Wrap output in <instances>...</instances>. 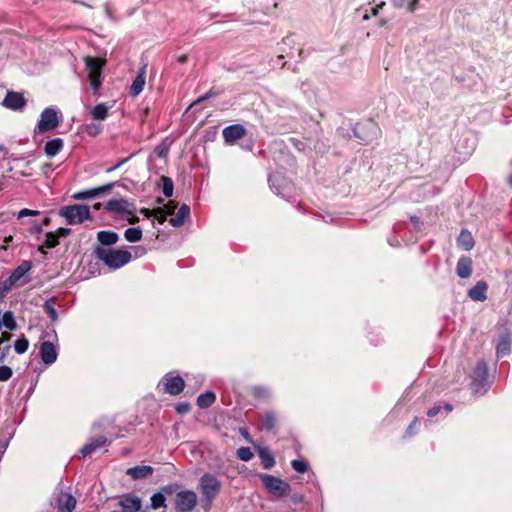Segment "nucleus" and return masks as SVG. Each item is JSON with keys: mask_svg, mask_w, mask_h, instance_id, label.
Masks as SVG:
<instances>
[{"mask_svg": "<svg viewBox=\"0 0 512 512\" xmlns=\"http://www.w3.org/2000/svg\"><path fill=\"white\" fill-rule=\"evenodd\" d=\"M97 257L112 269H118L131 260V253L127 250H116L98 247L95 250Z\"/></svg>", "mask_w": 512, "mask_h": 512, "instance_id": "nucleus-1", "label": "nucleus"}, {"mask_svg": "<svg viewBox=\"0 0 512 512\" xmlns=\"http://www.w3.org/2000/svg\"><path fill=\"white\" fill-rule=\"evenodd\" d=\"M106 210L116 218L126 219L130 224L139 222V218L134 215L136 211L135 205L125 199L110 200L106 204Z\"/></svg>", "mask_w": 512, "mask_h": 512, "instance_id": "nucleus-2", "label": "nucleus"}, {"mask_svg": "<svg viewBox=\"0 0 512 512\" xmlns=\"http://www.w3.org/2000/svg\"><path fill=\"white\" fill-rule=\"evenodd\" d=\"M59 215L64 217L69 225L81 224L91 219L87 205H68L59 210Z\"/></svg>", "mask_w": 512, "mask_h": 512, "instance_id": "nucleus-3", "label": "nucleus"}, {"mask_svg": "<svg viewBox=\"0 0 512 512\" xmlns=\"http://www.w3.org/2000/svg\"><path fill=\"white\" fill-rule=\"evenodd\" d=\"M221 487V481L210 473L203 474L199 479L200 492L203 498L209 503L220 493Z\"/></svg>", "mask_w": 512, "mask_h": 512, "instance_id": "nucleus-4", "label": "nucleus"}, {"mask_svg": "<svg viewBox=\"0 0 512 512\" xmlns=\"http://www.w3.org/2000/svg\"><path fill=\"white\" fill-rule=\"evenodd\" d=\"M86 70L88 73V80L90 81L92 90L97 93L101 86V73L105 65V60L101 58L86 56L84 58Z\"/></svg>", "mask_w": 512, "mask_h": 512, "instance_id": "nucleus-5", "label": "nucleus"}, {"mask_svg": "<svg viewBox=\"0 0 512 512\" xmlns=\"http://www.w3.org/2000/svg\"><path fill=\"white\" fill-rule=\"evenodd\" d=\"M197 502L198 496L193 490H181L174 497V508L177 512H191Z\"/></svg>", "mask_w": 512, "mask_h": 512, "instance_id": "nucleus-6", "label": "nucleus"}, {"mask_svg": "<svg viewBox=\"0 0 512 512\" xmlns=\"http://www.w3.org/2000/svg\"><path fill=\"white\" fill-rule=\"evenodd\" d=\"M260 479L262 480L265 488L275 496L283 497L288 495L291 491V487L287 482L275 476L261 474Z\"/></svg>", "mask_w": 512, "mask_h": 512, "instance_id": "nucleus-7", "label": "nucleus"}, {"mask_svg": "<svg viewBox=\"0 0 512 512\" xmlns=\"http://www.w3.org/2000/svg\"><path fill=\"white\" fill-rule=\"evenodd\" d=\"M59 125V118L57 111L48 107L44 109L40 115V119L38 121L37 126L35 127L34 132L38 134H42L51 130H54Z\"/></svg>", "mask_w": 512, "mask_h": 512, "instance_id": "nucleus-8", "label": "nucleus"}, {"mask_svg": "<svg viewBox=\"0 0 512 512\" xmlns=\"http://www.w3.org/2000/svg\"><path fill=\"white\" fill-rule=\"evenodd\" d=\"M32 265L29 261H23L17 268L14 269L12 274L7 280L9 287L18 286L26 283L27 281H21L22 278L31 270Z\"/></svg>", "mask_w": 512, "mask_h": 512, "instance_id": "nucleus-9", "label": "nucleus"}, {"mask_svg": "<svg viewBox=\"0 0 512 512\" xmlns=\"http://www.w3.org/2000/svg\"><path fill=\"white\" fill-rule=\"evenodd\" d=\"M177 488H178L177 484H170V485L163 487L162 492L154 493L151 496V507L153 509H159V508L166 507L165 494L171 495L174 492H176Z\"/></svg>", "mask_w": 512, "mask_h": 512, "instance_id": "nucleus-10", "label": "nucleus"}, {"mask_svg": "<svg viewBox=\"0 0 512 512\" xmlns=\"http://www.w3.org/2000/svg\"><path fill=\"white\" fill-rule=\"evenodd\" d=\"M165 391L171 395L179 394L184 388V380L180 376H172L167 374L163 378Z\"/></svg>", "mask_w": 512, "mask_h": 512, "instance_id": "nucleus-11", "label": "nucleus"}, {"mask_svg": "<svg viewBox=\"0 0 512 512\" xmlns=\"http://www.w3.org/2000/svg\"><path fill=\"white\" fill-rule=\"evenodd\" d=\"M246 133L245 128L240 124L230 125L223 129V137L227 143L233 144L241 139Z\"/></svg>", "mask_w": 512, "mask_h": 512, "instance_id": "nucleus-12", "label": "nucleus"}, {"mask_svg": "<svg viewBox=\"0 0 512 512\" xmlns=\"http://www.w3.org/2000/svg\"><path fill=\"white\" fill-rule=\"evenodd\" d=\"M112 187V184H107L104 186H100L97 188H92L88 190L79 191L73 194L72 198L75 200H85L91 199L99 196L102 193L109 191Z\"/></svg>", "mask_w": 512, "mask_h": 512, "instance_id": "nucleus-13", "label": "nucleus"}, {"mask_svg": "<svg viewBox=\"0 0 512 512\" xmlns=\"http://www.w3.org/2000/svg\"><path fill=\"white\" fill-rule=\"evenodd\" d=\"M41 359L45 364H53L57 359L55 346L51 342H43L40 347Z\"/></svg>", "mask_w": 512, "mask_h": 512, "instance_id": "nucleus-14", "label": "nucleus"}, {"mask_svg": "<svg viewBox=\"0 0 512 512\" xmlns=\"http://www.w3.org/2000/svg\"><path fill=\"white\" fill-rule=\"evenodd\" d=\"M3 105L7 108L18 110L25 105V99L20 93L8 92L3 100Z\"/></svg>", "mask_w": 512, "mask_h": 512, "instance_id": "nucleus-15", "label": "nucleus"}, {"mask_svg": "<svg viewBox=\"0 0 512 512\" xmlns=\"http://www.w3.org/2000/svg\"><path fill=\"white\" fill-rule=\"evenodd\" d=\"M58 512H73L76 506L75 498L67 493H62L57 500Z\"/></svg>", "mask_w": 512, "mask_h": 512, "instance_id": "nucleus-16", "label": "nucleus"}, {"mask_svg": "<svg viewBox=\"0 0 512 512\" xmlns=\"http://www.w3.org/2000/svg\"><path fill=\"white\" fill-rule=\"evenodd\" d=\"M456 273L460 278H469L472 274V260L469 257H461L457 262Z\"/></svg>", "mask_w": 512, "mask_h": 512, "instance_id": "nucleus-17", "label": "nucleus"}, {"mask_svg": "<svg viewBox=\"0 0 512 512\" xmlns=\"http://www.w3.org/2000/svg\"><path fill=\"white\" fill-rule=\"evenodd\" d=\"M153 468L148 465L135 466L128 468L126 474L131 476L134 480L144 479L153 474Z\"/></svg>", "mask_w": 512, "mask_h": 512, "instance_id": "nucleus-18", "label": "nucleus"}, {"mask_svg": "<svg viewBox=\"0 0 512 512\" xmlns=\"http://www.w3.org/2000/svg\"><path fill=\"white\" fill-rule=\"evenodd\" d=\"M488 285L484 281H479L468 291V296L474 301H485Z\"/></svg>", "mask_w": 512, "mask_h": 512, "instance_id": "nucleus-19", "label": "nucleus"}, {"mask_svg": "<svg viewBox=\"0 0 512 512\" xmlns=\"http://www.w3.org/2000/svg\"><path fill=\"white\" fill-rule=\"evenodd\" d=\"M487 377V366L483 361L477 363L474 371H473V385L475 386V391H478L477 387L482 385L483 381Z\"/></svg>", "mask_w": 512, "mask_h": 512, "instance_id": "nucleus-20", "label": "nucleus"}, {"mask_svg": "<svg viewBox=\"0 0 512 512\" xmlns=\"http://www.w3.org/2000/svg\"><path fill=\"white\" fill-rule=\"evenodd\" d=\"M120 505L126 512H137L141 508V500L136 496H125L120 501Z\"/></svg>", "mask_w": 512, "mask_h": 512, "instance_id": "nucleus-21", "label": "nucleus"}, {"mask_svg": "<svg viewBox=\"0 0 512 512\" xmlns=\"http://www.w3.org/2000/svg\"><path fill=\"white\" fill-rule=\"evenodd\" d=\"M145 82H146V79H145V68H142L138 75L136 76V78L134 79L131 87H130V93L132 96H137L139 95L143 89H144V86H145Z\"/></svg>", "mask_w": 512, "mask_h": 512, "instance_id": "nucleus-22", "label": "nucleus"}, {"mask_svg": "<svg viewBox=\"0 0 512 512\" xmlns=\"http://www.w3.org/2000/svg\"><path fill=\"white\" fill-rule=\"evenodd\" d=\"M190 214V208L188 205L183 204L179 209L175 217L170 219V224L174 227H181L184 223L186 218Z\"/></svg>", "mask_w": 512, "mask_h": 512, "instance_id": "nucleus-23", "label": "nucleus"}, {"mask_svg": "<svg viewBox=\"0 0 512 512\" xmlns=\"http://www.w3.org/2000/svg\"><path fill=\"white\" fill-rule=\"evenodd\" d=\"M105 442H106L105 437H98V438L92 440L90 443L86 444L81 449L82 457H86V456L92 454L95 450L102 447L105 444Z\"/></svg>", "mask_w": 512, "mask_h": 512, "instance_id": "nucleus-24", "label": "nucleus"}, {"mask_svg": "<svg viewBox=\"0 0 512 512\" xmlns=\"http://www.w3.org/2000/svg\"><path fill=\"white\" fill-rule=\"evenodd\" d=\"M90 114L94 120H105L109 114V107L104 103L97 104L90 110Z\"/></svg>", "mask_w": 512, "mask_h": 512, "instance_id": "nucleus-25", "label": "nucleus"}, {"mask_svg": "<svg viewBox=\"0 0 512 512\" xmlns=\"http://www.w3.org/2000/svg\"><path fill=\"white\" fill-rule=\"evenodd\" d=\"M63 147V141L60 138L49 140L45 144V153L49 157H54Z\"/></svg>", "mask_w": 512, "mask_h": 512, "instance_id": "nucleus-26", "label": "nucleus"}, {"mask_svg": "<svg viewBox=\"0 0 512 512\" xmlns=\"http://www.w3.org/2000/svg\"><path fill=\"white\" fill-rule=\"evenodd\" d=\"M97 239L101 244L109 246L115 244L119 237L117 233L112 231H100L97 234Z\"/></svg>", "mask_w": 512, "mask_h": 512, "instance_id": "nucleus-27", "label": "nucleus"}, {"mask_svg": "<svg viewBox=\"0 0 512 512\" xmlns=\"http://www.w3.org/2000/svg\"><path fill=\"white\" fill-rule=\"evenodd\" d=\"M458 245L464 250H471L474 246V240L470 232L462 230L458 237Z\"/></svg>", "mask_w": 512, "mask_h": 512, "instance_id": "nucleus-28", "label": "nucleus"}, {"mask_svg": "<svg viewBox=\"0 0 512 512\" xmlns=\"http://www.w3.org/2000/svg\"><path fill=\"white\" fill-rule=\"evenodd\" d=\"M258 454H259V457L263 461V467L265 469H270L274 466V464H275L274 456L268 448H266V447L260 448L258 451Z\"/></svg>", "mask_w": 512, "mask_h": 512, "instance_id": "nucleus-29", "label": "nucleus"}, {"mask_svg": "<svg viewBox=\"0 0 512 512\" xmlns=\"http://www.w3.org/2000/svg\"><path fill=\"white\" fill-rule=\"evenodd\" d=\"M216 400L215 394L212 392H206L198 396L197 405L201 408H207L211 406Z\"/></svg>", "mask_w": 512, "mask_h": 512, "instance_id": "nucleus-30", "label": "nucleus"}, {"mask_svg": "<svg viewBox=\"0 0 512 512\" xmlns=\"http://www.w3.org/2000/svg\"><path fill=\"white\" fill-rule=\"evenodd\" d=\"M392 4L396 8H404L407 7L409 12L413 13L416 8L419 0H391Z\"/></svg>", "mask_w": 512, "mask_h": 512, "instance_id": "nucleus-31", "label": "nucleus"}, {"mask_svg": "<svg viewBox=\"0 0 512 512\" xmlns=\"http://www.w3.org/2000/svg\"><path fill=\"white\" fill-rule=\"evenodd\" d=\"M124 237L129 242H137L142 238V231L140 228H128L124 233Z\"/></svg>", "mask_w": 512, "mask_h": 512, "instance_id": "nucleus-32", "label": "nucleus"}, {"mask_svg": "<svg viewBox=\"0 0 512 512\" xmlns=\"http://www.w3.org/2000/svg\"><path fill=\"white\" fill-rule=\"evenodd\" d=\"M498 356H505L510 351V339L508 337H502L496 347Z\"/></svg>", "mask_w": 512, "mask_h": 512, "instance_id": "nucleus-33", "label": "nucleus"}, {"mask_svg": "<svg viewBox=\"0 0 512 512\" xmlns=\"http://www.w3.org/2000/svg\"><path fill=\"white\" fill-rule=\"evenodd\" d=\"M161 181L163 184L162 185L163 194L167 198L171 197L173 195V189H174L173 181L171 180V178L166 177V176H162Z\"/></svg>", "mask_w": 512, "mask_h": 512, "instance_id": "nucleus-34", "label": "nucleus"}, {"mask_svg": "<svg viewBox=\"0 0 512 512\" xmlns=\"http://www.w3.org/2000/svg\"><path fill=\"white\" fill-rule=\"evenodd\" d=\"M29 342L25 337H21L14 342V349L16 353L23 354L27 351Z\"/></svg>", "mask_w": 512, "mask_h": 512, "instance_id": "nucleus-35", "label": "nucleus"}, {"mask_svg": "<svg viewBox=\"0 0 512 512\" xmlns=\"http://www.w3.org/2000/svg\"><path fill=\"white\" fill-rule=\"evenodd\" d=\"M59 243L58 241V235L54 232H48L46 234V239L44 241V246L46 248H54Z\"/></svg>", "mask_w": 512, "mask_h": 512, "instance_id": "nucleus-36", "label": "nucleus"}, {"mask_svg": "<svg viewBox=\"0 0 512 512\" xmlns=\"http://www.w3.org/2000/svg\"><path fill=\"white\" fill-rule=\"evenodd\" d=\"M2 321H3V325L6 328H8L10 330H14L16 328V322H15V319L11 312H5L3 315Z\"/></svg>", "mask_w": 512, "mask_h": 512, "instance_id": "nucleus-37", "label": "nucleus"}, {"mask_svg": "<svg viewBox=\"0 0 512 512\" xmlns=\"http://www.w3.org/2000/svg\"><path fill=\"white\" fill-rule=\"evenodd\" d=\"M237 457L242 461H249L253 457V453L248 447H241L237 450Z\"/></svg>", "mask_w": 512, "mask_h": 512, "instance_id": "nucleus-38", "label": "nucleus"}, {"mask_svg": "<svg viewBox=\"0 0 512 512\" xmlns=\"http://www.w3.org/2000/svg\"><path fill=\"white\" fill-rule=\"evenodd\" d=\"M293 469L299 473H304L308 470L307 463L302 459H295L291 462Z\"/></svg>", "mask_w": 512, "mask_h": 512, "instance_id": "nucleus-39", "label": "nucleus"}, {"mask_svg": "<svg viewBox=\"0 0 512 512\" xmlns=\"http://www.w3.org/2000/svg\"><path fill=\"white\" fill-rule=\"evenodd\" d=\"M85 131L90 136H97L102 132V126L100 124L90 123L86 125Z\"/></svg>", "mask_w": 512, "mask_h": 512, "instance_id": "nucleus-40", "label": "nucleus"}, {"mask_svg": "<svg viewBox=\"0 0 512 512\" xmlns=\"http://www.w3.org/2000/svg\"><path fill=\"white\" fill-rule=\"evenodd\" d=\"M275 424H276L275 416L272 413L265 414L264 419H263V426L267 430H271L275 427Z\"/></svg>", "mask_w": 512, "mask_h": 512, "instance_id": "nucleus-41", "label": "nucleus"}, {"mask_svg": "<svg viewBox=\"0 0 512 512\" xmlns=\"http://www.w3.org/2000/svg\"><path fill=\"white\" fill-rule=\"evenodd\" d=\"M45 312L47 313L48 317L51 319V321H56L57 319V312L53 306V303L51 301H46L44 304Z\"/></svg>", "mask_w": 512, "mask_h": 512, "instance_id": "nucleus-42", "label": "nucleus"}, {"mask_svg": "<svg viewBox=\"0 0 512 512\" xmlns=\"http://www.w3.org/2000/svg\"><path fill=\"white\" fill-rule=\"evenodd\" d=\"M177 205L174 201H169L167 204H164L163 207H159L162 212L167 215H172L176 209Z\"/></svg>", "mask_w": 512, "mask_h": 512, "instance_id": "nucleus-43", "label": "nucleus"}, {"mask_svg": "<svg viewBox=\"0 0 512 512\" xmlns=\"http://www.w3.org/2000/svg\"><path fill=\"white\" fill-rule=\"evenodd\" d=\"M12 376V370L8 366L0 367V381H7Z\"/></svg>", "mask_w": 512, "mask_h": 512, "instance_id": "nucleus-44", "label": "nucleus"}, {"mask_svg": "<svg viewBox=\"0 0 512 512\" xmlns=\"http://www.w3.org/2000/svg\"><path fill=\"white\" fill-rule=\"evenodd\" d=\"M253 393L256 397H259V398H264V397H267L269 395V391L267 388L265 387H262V386H257V387H254L253 388Z\"/></svg>", "mask_w": 512, "mask_h": 512, "instance_id": "nucleus-45", "label": "nucleus"}, {"mask_svg": "<svg viewBox=\"0 0 512 512\" xmlns=\"http://www.w3.org/2000/svg\"><path fill=\"white\" fill-rule=\"evenodd\" d=\"M361 129H366V130L372 132L373 134H376L377 131H378V127L373 122H368L365 125L358 126L357 127V132H359Z\"/></svg>", "mask_w": 512, "mask_h": 512, "instance_id": "nucleus-46", "label": "nucleus"}, {"mask_svg": "<svg viewBox=\"0 0 512 512\" xmlns=\"http://www.w3.org/2000/svg\"><path fill=\"white\" fill-rule=\"evenodd\" d=\"M153 216L157 219V221L160 224H163L166 220V216H168V215L157 208V209L153 210Z\"/></svg>", "mask_w": 512, "mask_h": 512, "instance_id": "nucleus-47", "label": "nucleus"}, {"mask_svg": "<svg viewBox=\"0 0 512 512\" xmlns=\"http://www.w3.org/2000/svg\"><path fill=\"white\" fill-rule=\"evenodd\" d=\"M39 214V211L36 210H30V209H22L18 213V218H23L26 216H36Z\"/></svg>", "mask_w": 512, "mask_h": 512, "instance_id": "nucleus-48", "label": "nucleus"}, {"mask_svg": "<svg viewBox=\"0 0 512 512\" xmlns=\"http://www.w3.org/2000/svg\"><path fill=\"white\" fill-rule=\"evenodd\" d=\"M176 410L179 414H184L190 410V405L187 403L179 404Z\"/></svg>", "mask_w": 512, "mask_h": 512, "instance_id": "nucleus-49", "label": "nucleus"}, {"mask_svg": "<svg viewBox=\"0 0 512 512\" xmlns=\"http://www.w3.org/2000/svg\"><path fill=\"white\" fill-rule=\"evenodd\" d=\"M71 230L69 228H59L55 233L59 237H66L70 234Z\"/></svg>", "mask_w": 512, "mask_h": 512, "instance_id": "nucleus-50", "label": "nucleus"}, {"mask_svg": "<svg viewBox=\"0 0 512 512\" xmlns=\"http://www.w3.org/2000/svg\"><path fill=\"white\" fill-rule=\"evenodd\" d=\"M440 410H441L440 406H434V407H432L431 409L428 410L427 415L429 417H434V416H436L440 412Z\"/></svg>", "mask_w": 512, "mask_h": 512, "instance_id": "nucleus-51", "label": "nucleus"}, {"mask_svg": "<svg viewBox=\"0 0 512 512\" xmlns=\"http://www.w3.org/2000/svg\"><path fill=\"white\" fill-rule=\"evenodd\" d=\"M384 5H385V2H381L376 7L372 8L371 9L372 15L377 16L379 13V10L382 9Z\"/></svg>", "mask_w": 512, "mask_h": 512, "instance_id": "nucleus-52", "label": "nucleus"}, {"mask_svg": "<svg viewBox=\"0 0 512 512\" xmlns=\"http://www.w3.org/2000/svg\"><path fill=\"white\" fill-rule=\"evenodd\" d=\"M214 94L210 91L208 92L207 94H205L204 96H201L199 97L195 102H193L191 105H194V104H197L205 99H208L209 97L213 96Z\"/></svg>", "mask_w": 512, "mask_h": 512, "instance_id": "nucleus-53", "label": "nucleus"}, {"mask_svg": "<svg viewBox=\"0 0 512 512\" xmlns=\"http://www.w3.org/2000/svg\"><path fill=\"white\" fill-rule=\"evenodd\" d=\"M416 423H417V420H414L408 427L407 429V434L408 435H413L414 434V430H415V427H416Z\"/></svg>", "mask_w": 512, "mask_h": 512, "instance_id": "nucleus-54", "label": "nucleus"}, {"mask_svg": "<svg viewBox=\"0 0 512 512\" xmlns=\"http://www.w3.org/2000/svg\"><path fill=\"white\" fill-rule=\"evenodd\" d=\"M140 213H141L142 215H144L146 218H149V217L153 216V210L151 211V210H149V209H147V208H142V209L140 210Z\"/></svg>", "mask_w": 512, "mask_h": 512, "instance_id": "nucleus-55", "label": "nucleus"}, {"mask_svg": "<svg viewBox=\"0 0 512 512\" xmlns=\"http://www.w3.org/2000/svg\"><path fill=\"white\" fill-rule=\"evenodd\" d=\"M278 180H279V177L277 175L270 176V178H269V182L272 187H274L275 182H277Z\"/></svg>", "mask_w": 512, "mask_h": 512, "instance_id": "nucleus-56", "label": "nucleus"}, {"mask_svg": "<svg viewBox=\"0 0 512 512\" xmlns=\"http://www.w3.org/2000/svg\"><path fill=\"white\" fill-rule=\"evenodd\" d=\"M186 61H187V56L186 55H181L178 58V62H180V63H185Z\"/></svg>", "mask_w": 512, "mask_h": 512, "instance_id": "nucleus-57", "label": "nucleus"}, {"mask_svg": "<svg viewBox=\"0 0 512 512\" xmlns=\"http://www.w3.org/2000/svg\"><path fill=\"white\" fill-rule=\"evenodd\" d=\"M445 409L447 412H451L452 411V406L450 404H446L445 405Z\"/></svg>", "mask_w": 512, "mask_h": 512, "instance_id": "nucleus-58", "label": "nucleus"}, {"mask_svg": "<svg viewBox=\"0 0 512 512\" xmlns=\"http://www.w3.org/2000/svg\"><path fill=\"white\" fill-rule=\"evenodd\" d=\"M12 241V236L5 237L4 242L9 243Z\"/></svg>", "mask_w": 512, "mask_h": 512, "instance_id": "nucleus-59", "label": "nucleus"}, {"mask_svg": "<svg viewBox=\"0 0 512 512\" xmlns=\"http://www.w3.org/2000/svg\"><path fill=\"white\" fill-rule=\"evenodd\" d=\"M100 207H101V204H100V203H96V204L93 206V208H94L95 210H99V209H100Z\"/></svg>", "mask_w": 512, "mask_h": 512, "instance_id": "nucleus-60", "label": "nucleus"}, {"mask_svg": "<svg viewBox=\"0 0 512 512\" xmlns=\"http://www.w3.org/2000/svg\"><path fill=\"white\" fill-rule=\"evenodd\" d=\"M369 18H370V16H369L367 13H366V14H364V16H363V20H364V21L369 20Z\"/></svg>", "mask_w": 512, "mask_h": 512, "instance_id": "nucleus-61", "label": "nucleus"}, {"mask_svg": "<svg viewBox=\"0 0 512 512\" xmlns=\"http://www.w3.org/2000/svg\"><path fill=\"white\" fill-rule=\"evenodd\" d=\"M508 182H509L510 186L512 187V174L509 176Z\"/></svg>", "mask_w": 512, "mask_h": 512, "instance_id": "nucleus-62", "label": "nucleus"}, {"mask_svg": "<svg viewBox=\"0 0 512 512\" xmlns=\"http://www.w3.org/2000/svg\"><path fill=\"white\" fill-rule=\"evenodd\" d=\"M386 23H387L386 20H381L379 24H380V26H384Z\"/></svg>", "mask_w": 512, "mask_h": 512, "instance_id": "nucleus-63", "label": "nucleus"}, {"mask_svg": "<svg viewBox=\"0 0 512 512\" xmlns=\"http://www.w3.org/2000/svg\"><path fill=\"white\" fill-rule=\"evenodd\" d=\"M0 151L1 152H4L5 151V147L3 145L0 144Z\"/></svg>", "mask_w": 512, "mask_h": 512, "instance_id": "nucleus-64", "label": "nucleus"}]
</instances>
